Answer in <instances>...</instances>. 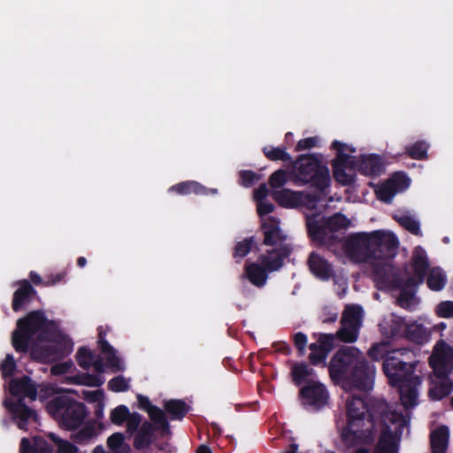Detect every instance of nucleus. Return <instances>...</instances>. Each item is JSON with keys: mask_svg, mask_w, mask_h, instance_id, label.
<instances>
[{"mask_svg": "<svg viewBox=\"0 0 453 453\" xmlns=\"http://www.w3.org/2000/svg\"><path fill=\"white\" fill-rule=\"evenodd\" d=\"M375 194L380 201L390 203L394 196L396 195V192L387 180L376 188Z\"/></svg>", "mask_w": 453, "mask_h": 453, "instance_id": "nucleus-48", "label": "nucleus"}, {"mask_svg": "<svg viewBox=\"0 0 453 453\" xmlns=\"http://www.w3.org/2000/svg\"><path fill=\"white\" fill-rule=\"evenodd\" d=\"M388 182L392 188L395 189V192H401L408 188L410 186V179L404 173H395L388 180Z\"/></svg>", "mask_w": 453, "mask_h": 453, "instance_id": "nucleus-46", "label": "nucleus"}, {"mask_svg": "<svg viewBox=\"0 0 453 453\" xmlns=\"http://www.w3.org/2000/svg\"><path fill=\"white\" fill-rule=\"evenodd\" d=\"M449 442V430L445 425L439 426L430 434L432 453H446Z\"/></svg>", "mask_w": 453, "mask_h": 453, "instance_id": "nucleus-28", "label": "nucleus"}, {"mask_svg": "<svg viewBox=\"0 0 453 453\" xmlns=\"http://www.w3.org/2000/svg\"><path fill=\"white\" fill-rule=\"evenodd\" d=\"M98 436V431L94 421H88L80 426L77 431L71 434V440L79 445L93 443Z\"/></svg>", "mask_w": 453, "mask_h": 453, "instance_id": "nucleus-29", "label": "nucleus"}, {"mask_svg": "<svg viewBox=\"0 0 453 453\" xmlns=\"http://www.w3.org/2000/svg\"><path fill=\"white\" fill-rule=\"evenodd\" d=\"M169 192H175L180 196H188L195 194L196 196H207L209 194H216L217 189H209L196 180H187L179 182L168 189Z\"/></svg>", "mask_w": 453, "mask_h": 453, "instance_id": "nucleus-27", "label": "nucleus"}, {"mask_svg": "<svg viewBox=\"0 0 453 453\" xmlns=\"http://www.w3.org/2000/svg\"><path fill=\"white\" fill-rule=\"evenodd\" d=\"M409 351L405 349H394L387 355L382 363V370L388 379L389 385H397L416 377L414 374L417 362L408 361Z\"/></svg>", "mask_w": 453, "mask_h": 453, "instance_id": "nucleus-7", "label": "nucleus"}, {"mask_svg": "<svg viewBox=\"0 0 453 453\" xmlns=\"http://www.w3.org/2000/svg\"><path fill=\"white\" fill-rule=\"evenodd\" d=\"M372 232H360L348 235L343 248L348 257L357 263L371 260Z\"/></svg>", "mask_w": 453, "mask_h": 453, "instance_id": "nucleus-8", "label": "nucleus"}, {"mask_svg": "<svg viewBox=\"0 0 453 453\" xmlns=\"http://www.w3.org/2000/svg\"><path fill=\"white\" fill-rule=\"evenodd\" d=\"M400 294L397 298V303L402 308L411 310V306L413 305V299L416 291H412L411 289H399Z\"/></svg>", "mask_w": 453, "mask_h": 453, "instance_id": "nucleus-58", "label": "nucleus"}, {"mask_svg": "<svg viewBox=\"0 0 453 453\" xmlns=\"http://www.w3.org/2000/svg\"><path fill=\"white\" fill-rule=\"evenodd\" d=\"M312 337L317 339L321 350L330 353L334 347L336 336L334 334L313 333Z\"/></svg>", "mask_w": 453, "mask_h": 453, "instance_id": "nucleus-45", "label": "nucleus"}, {"mask_svg": "<svg viewBox=\"0 0 453 453\" xmlns=\"http://www.w3.org/2000/svg\"><path fill=\"white\" fill-rule=\"evenodd\" d=\"M124 434L121 433H114L110 435L107 439V446L108 448L114 451L118 452L124 444Z\"/></svg>", "mask_w": 453, "mask_h": 453, "instance_id": "nucleus-61", "label": "nucleus"}, {"mask_svg": "<svg viewBox=\"0 0 453 453\" xmlns=\"http://www.w3.org/2000/svg\"><path fill=\"white\" fill-rule=\"evenodd\" d=\"M429 365L433 370L434 377L438 379L439 381L435 382L434 387L429 388L428 396L431 400L441 401L453 392V380L449 377L452 372H447V374L444 375L439 373L440 372L437 370L440 367L439 365L429 363Z\"/></svg>", "mask_w": 453, "mask_h": 453, "instance_id": "nucleus-16", "label": "nucleus"}, {"mask_svg": "<svg viewBox=\"0 0 453 453\" xmlns=\"http://www.w3.org/2000/svg\"><path fill=\"white\" fill-rule=\"evenodd\" d=\"M372 268L374 281L380 288H393L398 276L393 265L387 260H379Z\"/></svg>", "mask_w": 453, "mask_h": 453, "instance_id": "nucleus-23", "label": "nucleus"}, {"mask_svg": "<svg viewBox=\"0 0 453 453\" xmlns=\"http://www.w3.org/2000/svg\"><path fill=\"white\" fill-rule=\"evenodd\" d=\"M307 264L311 273L321 280H328L334 276L333 265L315 251L309 255Z\"/></svg>", "mask_w": 453, "mask_h": 453, "instance_id": "nucleus-24", "label": "nucleus"}, {"mask_svg": "<svg viewBox=\"0 0 453 453\" xmlns=\"http://www.w3.org/2000/svg\"><path fill=\"white\" fill-rule=\"evenodd\" d=\"M318 145V138L317 137H308L304 139H301L296 145V151H303L305 150H310Z\"/></svg>", "mask_w": 453, "mask_h": 453, "instance_id": "nucleus-63", "label": "nucleus"}, {"mask_svg": "<svg viewBox=\"0 0 453 453\" xmlns=\"http://www.w3.org/2000/svg\"><path fill=\"white\" fill-rule=\"evenodd\" d=\"M428 363L439 365L437 369L439 373L447 374L453 372V347L443 340H440L434 347V350L429 357Z\"/></svg>", "mask_w": 453, "mask_h": 453, "instance_id": "nucleus-15", "label": "nucleus"}, {"mask_svg": "<svg viewBox=\"0 0 453 453\" xmlns=\"http://www.w3.org/2000/svg\"><path fill=\"white\" fill-rule=\"evenodd\" d=\"M48 438L56 444L57 453H78L79 449L75 443H72L66 440H63L54 433H49Z\"/></svg>", "mask_w": 453, "mask_h": 453, "instance_id": "nucleus-44", "label": "nucleus"}, {"mask_svg": "<svg viewBox=\"0 0 453 453\" xmlns=\"http://www.w3.org/2000/svg\"><path fill=\"white\" fill-rule=\"evenodd\" d=\"M397 222L410 233L418 235L420 234L418 221L409 215H403L397 219Z\"/></svg>", "mask_w": 453, "mask_h": 453, "instance_id": "nucleus-53", "label": "nucleus"}, {"mask_svg": "<svg viewBox=\"0 0 453 453\" xmlns=\"http://www.w3.org/2000/svg\"><path fill=\"white\" fill-rule=\"evenodd\" d=\"M261 229L264 234L263 243L266 246H276L286 240V236L280 227V221L273 217H270L267 221L263 222Z\"/></svg>", "mask_w": 453, "mask_h": 453, "instance_id": "nucleus-26", "label": "nucleus"}, {"mask_svg": "<svg viewBox=\"0 0 453 453\" xmlns=\"http://www.w3.org/2000/svg\"><path fill=\"white\" fill-rule=\"evenodd\" d=\"M447 279L444 273L439 269L431 270L430 273L427 275L426 284L427 287L433 291L441 290L444 288Z\"/></svg>", "mask_w": 453, "mask_h": 453, "instance_id": "nucleus-43", "label": "nucleus"}, {"mask_svg": "<svg viewBox=\"0 0 453 453\" xmlns=\"http://www.w3.org/2000/svg\"><path fill=\"white\" fill-rule=\"evenodd\" d=\"M19 450L20 453H53L51 445L41 436H35L33 443L29 439L22 438Z\"/></svg>", "mask_w": 453, "mask_h": 453, "instance_id": "nucleus-34", "label": "nucleus"}, {"mask_svg": "<svg viewBox=\"0 0 453 453\" xmlns=\"http://www.w3.org/2000/svg\"><path fill=\"white\" fill-rule=\"evenodd\" d=\"M328 372L334 381L368 392L373 388L376 368L357 347L342 346L332 357Z\"/></svg>", "mask_w": 453, "mask_h": 453, "instance_id": "nucleus-2", "label": "nucleus"}, {"mask_svg": "<svg viewBox=\"0 0 453 453\" xmlns=\"http://www.w3.org/2000/svg\"><path fill=\"white\" fill-rule=\"evenodd\" d=\"M291 251L290 245L283 244L279 249L270 250L267 255H261L258 260L269 274L283 266L284 259L290 255Z\"/></svg>", "mask_w": 453, "mask_h": 453, "instance_id": "nucleus-19", "label": "nucleus"}, {"mask_svg": "<svg viewBox=\"0 0 453 453\" xmlns=\"http://www.w3.org/2000/svg\"><path fill=\"white\" fill-rule=\"evenodd\" d=\"M291 378L296 386L305 385L308 381L313 380L316 372L313 368L310 367L305 362H296L291 366Z\"/></svg>", "mask_w": 453, "mask_h": 453, "instance_id": "nucleus-33", "label": "nucleus"}, {"mask_svg": "<svg viewBox=\"0 0 453 453\" xmlns=\"http://www.w3.org/2000/svg\"><path fill=\"white\" fill-rule=\"evenodd\" d=\"M17 365L13 356L12 354H7L5 359L0 365L2 376L4 379L12 377L14 374Z\"/></svg>", "mask_w": 453, "mask_h": 453, "instance_id": "nucleus-55", "label": "nucleus"}, {"mask_svg": "<svg viewBox=\"0 0 453 453\" xmlns=\"http://www.w3.org/2000/svg\"><path fill=\"white\" fill-rule=\"evenodd\" d=\"M262 151L270 161H282L292 165L295 159L287 152L286 147L265 146Z\"/></svg>", "mask_w": 453, "mask_h": 453, "instance_id": "nucleus-38", "label": "nucleus"}, {"mask_svg": "<svg viewBox=\"0 0 453 453\" xmlns=\"http://www.w3.org/2000/svg\"><path fill=\"white\" fill-rule=\"evenodd\" d=\"M137 401L139 408L147 412L150 419L153 423L159 425V428H161L163 432L165 433L169 431V421L162 409L152 404L149 397L142 395H137Z\"/></svg>", "mask_w": 453, "mask_h": 453, "instance_id": "nucleus-22", "label": "nucleus"}, {"mask_svg": "<svg viewBox=\"0 0 453 453\" xmlns=\"http://www.w3.org/2000/svg\"><path fill=\"white\" fill-rule=\"evenodd\" d=\"M142 416L138 412H130V416L126 421L127 434H134L142 424Z\"/></svg>", "mask_w": 453, "mask_h": 453, "instance_id": "nucleus-56", "label": "nucleus"}, {"mask_svg": "<svg viewBox=\"0 0 453 453\" xmlns=\"http://www.w3.org/2000/svg\"><path fill=\"white\" fill-rule=\"evenodd\" d=\"M74 382L88 387H100L104 383V379L95 374L82 373L74 378Z\"/></svg>", "mask_w": 453, "mask_h": 453, "instance_id": "nucleus-50", "label": "nucleus"}, {"mask_svg": "<svg viewBox=\"0 0 453 453\" xmlns=\"http://www.w3.org/2000/svg\"><path fill=\"white\" fill-rule=\"evenodd\" d=\"M429 144L425 141H417L413 144L405 147L406 155L416 160H424L427 158Z\"/></svg>", "mask_w": 453, "mask_h": 453, "instance_id": "nucleus-41", "label": "nucleus"}, {"mask_svg": "<svg viewBox=\"0 0 453 453\" xmlns=\"http://www.w3.org/2000/svg\"><path fill=\"white\" fill-rule=\"evenodd\" d=\"M9 392L17 398L23 397V400L25 397L35 400L37 396L36 384L27 375L12 379L9 383Z\"/></svg>", "mask_w": 453, "mask_h": 453, "instance_id": "nucleus-21", "label": "nucleus"}, {"mask_svg": "<svg viewBox=\"0 0 453 453\" xmlns=\"http://www.w3.org/2000/svg\"><path fill=\"white\" fill-rule=\"evenodd\" d=\"M362 308L357 305L348 306L342 313L341 323L360 327L362 323Z\"/></svg>", "mask_w": 453, "mask_h": 453, "instance_id": "nucleus-40", "label": "nucleus"}, {"mask_svg": "<svg viewBox=\"0 0 453 453\" xmlns=\"http://www.w3.org/2000/svg\"><path fill=\"white\" fill-rule=\"evenodd\" d=\"M299 396L303 405L312 407L314 410H319L326 405L329 398L326 386L316 380L308 381L301 388Z\"/></svg>", "mask_w": 453, "mask_h": 453, "instance_id": "nucleus-12", "label": "nucleus"}, {"mask_svg": "<svg viewBox=\"0 0 453 453\" xmlns=\"http://www.w3.org/2000/svg\"><path fill=\"white\" fill-rule=\"evenodd\" d=\"M128 416H130L129 409L126 405L120 404L111 410L110 419L112 424L122 426L124 423H126Z\"/></svg>", "mask_w": 453, "mask_h": 453, "instance_id": "nucleus-47", "label": "nucleus"}, {"mask_svg": "<svg viewBox=\"0 0 453 453\" xmlns=\"http://www.w3.org/2000/svg\"><path fill=\"white\" fill-rule=\"evenodd\" d=\"M359 329L357 326L342 324V327L335 334L336 339L342 342L353 343L358 338Z\"/></svg>", "mask_w": 453, "mask_h": 453, "instance_id": "nucleus-42", "label": "nucleus"}, {"mask_svg": "<svg viewBox=\"0 0 453 453\" xmlns=\"http://www.w3.org/2000/svg\"><path fill=\"white\" fill-rule=\"evenodd\" d=\"M73 350V344L68 341L57 342L54 344L32 347L30 355L33 359L50 363L61 360L67 357Z\"/></svg>", "mask_w": 453, "mask_h": 453, "instance_id": "nucleus-11", "label": "nucleus"}, {"mask_svg": "<svg viewBox=\"0 0 453 453\" xmlns=\"http://www.w3.org/2000/svg\"><path fill=\"white\" fill-rule=\"evenodd\" d=\"M346 145L339 141H334L331 148L337 151L336 157L332 161L333 173L335 180L343 186L351 185L355 180L353 173L347 170H357L366 176H379L384 171L383 159L380 155H363L360 158L344 153Z\"/></svg>", "mask_w": 453, "mask_h": 453, "instance_id": "nucleus-3", "label": "nucleus"}, {"mask_svg": "<svg viewBox=\"0 0 453 453\" xmlns=\"http://www.w3.org/2000/svg\"><path fill=\"white\" fill-rule=\"evenodd\" d=\"M159 425L153 423L151 420H145L140 428L134 433V448L137 450L146 449L150 447L155 440V432H158L159 435L164 438L172 434L171 427L168 432H163L159 428Z\"/></svg>", "mask_w": 453, "mask_h": 453, "instance_id": "nucleus-14", "label": "nucleus"}, {"mask_svg": "<svg viewBox=\"0 0 453 453\" xmlns=\"http://www.w3.org/2000/svg\"><path fill=\"white\" fill-rule=\"evenodd\" d=\"M294 345L299 352L300 356H303L305 351L307 345V336L302 332H297L293 335Z\"/></svg>", "mask_w": 453, "mask_h": 453, "instance_id": "nucleus-62", "label": "nucleus"}, {"mask_svg": "<svg viewBox=\"0 0 453 453\" xmlns=\"http://www.w3.org/2000/svg\"><path fill=\"white\" fill-rule=\"evenodd\" d=\"M243 276L255 287L263 288L268 280L266 269L261 264L252 262L247 263L244 266Z\"/></svg>", "mask_w": 453, "mask_h": 453, "instance_id": "nucleus-30", "label": "nucleus"}, {"mask_svg": "<svg viewBox=\"0 0 453 453\" xmlns=\"http://www.w3.org/2000/svg\"><path fill=\"white\" fill-rule=\"evenodd\" d=\"M391 353L388 350V345L385 343H375L368 350V356L374 361L380 359L385 360L387 355Z\"/></svg>", "mask_w": 453, "mask_h": 453, "instance_id": "nucleus-54", "label": "nucleus"}, {"mask_svg": "<svg viewBox=\"0 0 453 453\" xmlns=\"http://www.w3.org/2000/svg\"><path fill=\"white\" fill-rule=\"evenodd\" d=\"M347 418L342 439L349 446L372 445L376 438V425L380 427L372 451L361 447L355 453H398L404 417L400 412L389 411L385 402L353 395L347 402Z\"/></svg>", "mask_w": 453, "mask_h": 453, "instance_id": "nucleus-1", "label": "nucleus"}, {"mask_svg": "<svg viewBox=\"0 0 453 453\" xmlns=\"http://www.w3.org/2000/svg\"><path fill=\"white\" fill-rule=\"evenodd\" d=\"M403 337L414 343L423 344L427 341L428 334L423 325L413 322L405 325Z\"/></svg>", "mask_w": 453, "mask_h": 453, "instance_id": "nucleus-36", "label": "nucleus"}, {"mask_svg": "<svg viewBox=\"0 0 453 453\" xmlns=\"http://www.w3.org/2000/svg\"><path fill=\"white\" fill-rule=\"evenodd\" d=\"M53 326L54 322L46 318L44 311L37 310L28 312L17 321V328L12 337L13 348L17 352L27 353L35 335L39 333L42 339H49L48 334Z\"/></svg>", "mask_w": 453, "mask_h": 453, "instance_id": "nucleus-5", "label": "nucleus"}, {"mask_svg": "<svg viewBox=\"0 0 453 453\" xmlns=\"http://www.w3.org/2000/svg\"><path fill=\"white\" fill-rule=\"evenodd\" d=\"M329 353L324 350H318L315 352H311L309 355V361L311 365L317 366L320 364H326V357Z\"/></svg>", "mask_w": 453, "mask_h": 453, "instance_id": "nucleus-64", "label": "nucleus"}, {"mask_svg": "<svg viewBox=\"0 0 453 453\" xmlns=\"http://www.w3.org/2000/svg\"><path fill=\"white\" fill-rule=\"evenodd\" d=\"M372 236L371 259L388 260L395 256L399 242L394 234L376 230Z\"/></svg>", "mask_w": 453, "mask_h": 453, "instance_id": "nucleus-9", "label": "nucleus"}, {"mask_svg": "<svg viewBox=\"0 0 453 453\" xmlns=\"http://www.w3.org/2000/svg\"><path fill=\"white\" fill-rule=\"evenodd\" d=\"M165 413L168 414L171 420H182L191 411V406L182 399H170L164 401Z\"/></svg>", "mask_w": 453, "mask_h": 453, "instance_id": "nucleus-32", "label": "nucleus"}, {"mask_svg": "<svg viewBox=\"0 0 453 453\" xmlns=\"http://www.w3.org/2000/svg\"><path fill=\"white\" fill-rule=\"evenodd\" d=\"M411 265L414 275L419 279V282H424L429 269V261L426 253L422 247L418 246L415 249Z\"/></svg>", "mask_w": 453, "mask_h": 453, "instance_id": "nucleus-31", "label": "nucleus"}, {"mask_svg": "<svg viewBox=\"0 0 453 453\" xmlns=\"http://www.w3.org/2000/svg\"><path fill=\"white\" fill-rule=\"evenodd\" d=\"M3 404L12 414L19 429H26L29 419L35 421L37 419L36 411L25 403L23 397L17 398L15 401L6 398Z\"/></svg>", "mask_w": 453, "mask_h": 453, "instance_id": "nucleus-13", "label": "nucleus"}, {"mask_svg": "<svg viewBox=\"0 0 453 453\" xmlns=\"http://www.w3.org/2000/svg\"><path fill=\"white\" fill-rule=\"evenodd\" d=\"M307 233L311 240L319 245H325L329 240V232L326 227L324 217L321 220L316 215L309 216L306 219Z\"/></svg>", "mask_w": 453, "mask_h": 453, "instance_id": "nucleus-25", "label": "nucleus"}, {"mask_svg": "<svg viewBox=\"0 0 453 453\" xmlns=\"http://www.w3.org/2000/svg\"><path fill=\"white\" fill-rule=\"evenodd\" d=\"M252 250L257 251L259 250L257 243L254 236H250L238 242L233 251V257L236 263H240L241 260L245 257Z\"/></svg>", "mask_w": 453, "mask_h": 453, "instance_id": "nucleus-37", "label": "nucleus"}, {"mask_svg": "<svg viewBox=\"0 0 453 453\" xmlns=\"http://www.w3.org/2000/svg\"><path fill=\"white\" fill-rule=\"evenodd\" d=\"M422 283L423 282H419V279L418 277H416L415 275L409 276L406 279H403L398 274L392 288L411 289L412 291H416L418 286Z\"/></svg>", "mask_w": 453, "mask_h": 453, "instance_id": "nucleus-49", "label": "nucleus"}, {"mask_svg": "<svg viewBox=\"0 0 453 453\" xmlns=\"http://www.w3.org/2000/svg\"><path fill=\"white\" fill-rule=\"evenodd\" d=\"M97 331V345L102 354H104L106 357L107 365L115 372L124 371V364L122 363L121 359L117 356L115 349L105 339L106 331L104 329L102 326H98Z\"/></svg>", "mask_w": 453, "mask_h": 453, "instance_id": "nucleus-20", "label": "nucleus"}, {"mask_svg": "<svg viewBox=\"0 0 453 453\" xmlns=\"http://www.w3.org/2000/svg\"><path fill=\"white\" fill-rule=\"evenodd\" d=\"M19 288L14 291L12 301V309L14 312L27 310L37 295V291L28 280H19Z\"/></svg>", "mask_w": 453, "mask_h": 453, "instance_id": "nucleus-17", "label": "nucleus"}, {"mask_svg": "<svg viewBox=\"0 0 453 453\" xmlns=\"http://www.w3.org/2000/svg\"><path fill=\"white\" fill-rule=\"evenodd\" d=\"M324 219L329 233L346 229L349 226V219L341 212L334 213L331 217H324Z\"/></svg>", "mask_w": 453, "mask_h": 453, "instance_id": "nucleus-39", "label": "nucleus"}, {"mask_svg": "<svg viewBox=\"0 0 453 453\" xmlns=\"http://www.w3.org/2000/svg\"><path fill=\"white\" fill-rule=\"evenodd\" d=\"M94 356L87 347H81L76 355V360L80 367L88 370L92 365Z\"/></svg>", "mask_w": 453, "mask_h": 453, "instance_id": "nucleus-51", "label": "nucleus"}, {"mask_svg": "<svg viewBox=\"0 0 453 453\" xmlns=\"http://www.w3.org/2000/svg\"><path fill=\"white\" fill-rule=\"evenodd\" d=\"M240 184L250 188L260 180V175L251 170H242L239 173Z\"/></svg>", "mask_w": 453, "mask_h": 453, "instance_id": "nucleus-59", "label": "nucleus"}, {"mask_svg": "<svg viewBox=\"0 0 453 453\" xmlns=\"http://www.w3.org/2000/svg\"><path fill=\"white\" fill-rule=\"evenodd\" d=\"M420 384V377L416 376L403 382H399L397 385H391L392 387L398 388L400 401L404 409H411L418 404V388Z\"/></svg>", "mask_w": 453, "mask_h": 453, "instance_id": "nucleus-18", "label": "nucleus"}, {"mask_svg": "<svg viewBox=\"0 0 453 453\" xmlns=\"http://www.w3.org/2000/svg\"><path fill=\"white\" fill-rule=\"evenodd\" d=\"M48 412L68 431L77 430L84 424L88 411L86 405L65 395L54 396L47 403Z\"/></svg>", "mask_w": 453, "mask_h": 453, "instance_id": "nucleus-6", "label": "nucleus"}, {"mask_svg": "<svg viewBox=\"0 0 453 453\" xmlns=\"http://www.w3.org/2000/svg\"><path fill=\"white\" fill-rule=\"evenodd\" d=\"M288 173L284 169H278L269 177V185L272 188H282L288 181Z\"/></svg>", "mask_w": 453, "mask_h": 453, "instance_id": "nucleus-52", "label": "nucleus"}, {"mask_svg": "<svg viewBox=\"0 0 453 453\" xmlns=\"http://www.w3.org/2000/svg\"><path fill=\"white\" fill-rule=\"evenodd\" d=\"M322 158L319 153L298 155L291 165L295 183L310 185L319 192L327 189L331 183L330 171Z\"/></svg>", "mask_w": 453, "mask_h": 453, "instance_id": "nucleus-4", "label": "nucleus"}, {"mask_svg": "<svg viewBox=\"0 0 453 453\" xmlns=\"http://www.w3.org/2000/svg\"><path fill=\"white\" fill-rule=\"evenodd\" d=\"M273 196L278 204L283 208H314L319 202V197L315 194L294 191L289 188L275 190Z\"/></svg>", "mask_w": 453, "mask_h": 453, "instance_id": "nucleus-10", "label": "nucleus"}, {"mask_svg": "<svg viewBox=\"0 0 453 453\" xmlns=\"http://www.w3.org/2000/svg\"><path fill=\"white\" fill-rule=\"evenodd\" d=\"M435 312L438 317L444 319L453 318V301H442L436 306Z\"/></svg>", "mask_w": 453, "mask_h": 453, "instance_id": "nucleus-60", "label": "nucleus"}, {"mask_svg": "<svg viewBox=\"0 0 453 453\" xmlns=\"http://www.w3.org/2000/svg\"><path fill=\"white\" fill-rule=\"evenodd\" d=\"M128 388V382L122 375L113 377L108 382V389L112 392H126Z\"/></svg>", "mask_w": 453, "mask_h": 453, "instance_id": "nucleus-57", "label": "nucleus"}, {"mask_svg": "<svg viewBox=\"0 0 453 453\" xmlns=\"http://www.w3.org/2000/svg\"><path fill=\"white\" fill-rule=\"evenodd\" d=\"M405 322L403 319L392 315L388 320H384L380 325V332L387 338H398L403 337L405 328Z\"/></svg>", "mask_w": 453, "mask_h": 453, "instance_id": "nucleus-35", "label": "nucleus"}]
</instances>
